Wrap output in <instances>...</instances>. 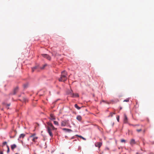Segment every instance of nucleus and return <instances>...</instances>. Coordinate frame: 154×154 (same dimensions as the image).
I'll return each mask as SVG.
<instances>
[{
  "mask_svg": "<svg viewBox=\"0 0 154 154\" xmlns=\"http://www.w3.org/2000/svg\"><path fill=\"white\" fill-rule=\"evenodd\" d=\"M47 124L48 125L46 127L47 132L50 136L51 137H52L53 136V135L52 133V131L56 130L57 128H55L50 122H47Z\"/></svg>",
  "mask_w": 154,
  "mask_h": 154,
  "instance_id": "nucleus-1",
  "label": "nucleus"
},
{
  "mask_svg": "<svg viewBox=\"0 0 154 154\" xmlns=\"http://www.w3.org/2000/svg\"><path fill=\"white\" fill-rule=\"evenodd\" d=\"M67 73L65 71H63L61 72V76L58 80L60 82H64L67 79Z\"/></svg>",
  "mask_w": 154,
  "mask_h": 154,
  "instance_id": "nucleus-2",
  "label": "nucleus"
},
{
  "mask_svg": "<svg viewBox=\"0 0 154 154\" xmlns=\"http://www.w3.org/2000/svg\"><path fill=\"white\" fill-rule=\"evenodd\" d=\"M72 91L71 90V91L70 92L69 94L71 96L73 97H79V95L77 93L73 94L72 93Z\"/></svg>",
  "mask_w": 154,
  "mask_h": 154,
  "instance_id": "nucleus-3",
  "label": "nucleus"
},
{
  "mask_svg": "<svg viewBox=\"0 0 154 154\" xmlns=\"http://www.w3.org/2000/svg\"><path fill=\"white\" fill-rule=\"evenodd\" d=\"M42 57L47 58L48 60H50L51 59L50 57L47 54H42Z\"/></svg>",
  "mask_w": 154,
  "mask_h": 154,
  "instance_id": "nucleus-4",
  "label": "nucleus"
},
{
  "mask_svg": "<svg viewBox=\"0 0 154 154\" xmlns=\"http://www.w3.org/2000/svg\"><path fill=\"white\" fill-rule=\"evenodd\" d=\"M128 122V119L126 114H124V122L125 123H127Z\"/></svg>",
  "mask_w": 154,
  "mask_h": 154,
  "instance_id": "nucleus-5",
  "label": "nucleus"
},
{
  "mask_svg": "<svg viewBox=\"0 0 154 154\" xmlns=\"http://www.w3.org/2000/svg\"><path fill=\"white\" fill-rule=\"evenodd\" d=\"M102 145V143L101 142H97L95 144V146L99 148H100Z\"/></svg>",
  "mask_w": 154,
  "mask_h": 154,
  "instance_id": "nucleus-6",
  "label": "nucleus"
},
{
  "mask_svg": "<svg viewBox=\"0 0 154 154\" xmlns=\"http://www.w3.org/2000/svg\"><path fill=\"white\" fill-rule=\"evenodd\" d=\"M2 104L3 106H6L8 109H9V108L8 107L10 106L11 105V104L10 103L8 104H7L5 102H3L2 103Z\"/></svg>",
  "mask_w": 154,
  "mask_h": 154,
  "instance_id": "nucleus-7",
  "label": "nucleus"
},
{
  "mask_svg": "<svg viewBox=\"0 0 154 154\" xmlns=\"http://www.w3.org/2000/svg\"><path fill=\"white\" fill-rule=\"evenodd\" d=\"M2 104L3 106H6L8 109H9V108L8 107L10 106L11 105V104L10 103L8 104H7L5 102H3L2 103Z\"/></svg>",
  "mask_w": 154,
  "mask_h": 154,
  "instance_id": "nucleus-8",
  "label": "nucleus"
},
{
  "mask_svg": "<svg viewBox=\"0 0 154 154\" xmlns=\"http://www.w3.org/2000/svg\"><path fill=\"white\" fill-rule=\"evenodd\" d=\"M49 119L51 120H54L55 119V116H54L53 114H50V117L49 118Z\"/></svg>",
  "mask_w": 154,
  "mask_h": 154,
  "instance_id": "nucleus-9",
  "label": "nucleus"
},
{
  "mask_svg": "<svg viewBox=\"0 0 154 154\" xmlns=\"http://www.w3.org/2000/svg\"><path fill=\"white\" fill-rule=\"evenodd\" d=\"M67 122L66 121H63L61 123V125L62 126H65L66 125Z\"/></svg>",
  "mask_w": 154,
  "mask_h": 154,
  "instance_id": "nucleus-10",
  "label": "nucleus"
},
{
  "mask_svg": "<svg viewBox=\"0 0 154 154\" xmlns=\"http://www.w3.org/2000/svg\"><path fill=\"white\" fill-rule=\"evenodd\" d=\"M17 145L15 144H13L11 146V148L12 150H13L14 149L16 148Z\"/></svg>",
  "mask_w": 154,
  "mask_h": 154,
  "instance_id": "nucleus-11",
  "label": "nucleus"
},
{
  "mask_svg": "<svg viewBox=\"0 0 154 154\" xmlns=\"http://www.w3.org/2000/svg\"><path fill=\"white\" fill-rule=\"evenodd\" d=\"M76 119L78 121H81L82 120V117L81 116H78L76 117Z\"/></svg>",
  "mask_w": 154,
  "mask_h": 154,
  "instance_id": "nucleus-12",
  "label": "nucleus"
},
{
  "mask_svg": "<svg viewBox=\"0 0 154 154\" xmlns=\"http://www.w3.org/2000/svg\"><path fill=\"white\" fill-rule=\"evenodd\" d=\"M18 90V87H16L14 90V94H15L17 92Z\"/></svg>",
  "mask_w": 154,
  "mask_h": 154,
  "instance_id": "nucleus-13",
  "label": "nucleus"
},
{
  "mask_svg": "<svg viewBox=\"0 0 154 154\" xmlns=\"http://www.w3.org/2000/svg\"><path fill=\"white\" fill-rule=\"evenodd\" d=\"M38 138V137H36L35 136V137H34L32 138V140L34 142H36V140Z\"/></svg>",
  "mask_w": 154,
  "mask_h": 154,
  "instance_id": "nucleus-14",
  "label": "nucleus"
},
{
  "mask_svg": "<svg viewBox=\"0 0 154 154\" xmlns=\"http://www.w3.org/2000/svg\"><path fill=\"white\" fill-rule=\"evenodd\" d=\"M130 143L132 145L135 143V140L134 139H132L131 140Z\"/></svg>",
  "mask_w": 154,
  "mask_h": 154,
  "instance_id": "nucleus-15",
  "label": "nucleus"
},
{
  "mask_svg": "<svg viewBox=\"0 0 154 154\" xmlns=\"http://www.w3.org/2000/svg\"><path fill=\"white\" fill-rule=\"evenodd\" d=\"M63 130L64 131H65L67 132H69L72 131V130L71 129L66 128H63Z\"/></svg>",
  "mask_w": 154,
  "mask_h": 154,
  "instance_id": "nucleus-16",
  "label": "nucleus"
},
{
  "mask_svg": "<svg viewBox=\"0 0 154 154\" xmlns=\"http://www.w3.org/2000/svg\"><path fill=\"white\" fill-rule=\"evenodd\" d=\"M25 136V134H20L19 136L20 138H23Z\"/></svg>",
  "mask_w": 154,
  "mask_h": 154,
  "instance_id": "nucleus-17",
  "label": "nucleus"
},
{
  "mask_svg": "<svg viewBox=\"0 0 154 154\" xmlns=\"http://www.w3.org/2000/svg\"><path fill=\"white\" fill-rule=\"evenodd\" d=\"M74 106L75 107V108H76V109H78V110H79L80 109H81V107H79L78 105H77V104H75L74 105Z\"/></svg>",
  "mask_w": 154,
  "mask_h": 154,
  "instance_id": "nucleus-18",
  "label": "nucleus"
},
{
  "mask_svg": "<svg viewBox=\"0 0 154 154\" xmlns=\"http://www.w3.org/2000/svg\"><path fill=\"white\" fill-rule=\"evenodd\" d=\"M47 66V64H45L44 65H43V66L40 67V69H43L45 68Z\"/></svg>",
  "mask_w": 154,
  "mask_h": 154,
  "instance_id": "nucleus-19",
  "label": "nucleus"
},
{
  "mask_svg": "<svg viewBox=\"0 0 154 154\" xmlns=\"http://www.w3.org/2000/svg\"><path fill=\"white\" fill-rule=\"evenodd\" d=\"M76 136L78 137H79L82 138L83 140H86V139L85 138H84V137H82L81 136L79 135H76Z\"/></svg>",
  "mask_w": 154,
  "mask_h": 154,
  "instance_id": "nucleus-20",
  "label": "nucleus"
},
{
  "mask_svg": "<svg viewBox=\"0 0 154 154\" xmlns=\"http://www.w3.org/2000/svg\"><path fill=\"white\" fill-rule=\"evenodd\" d=\"M38 68L37 66H35L32 68V71L33 72L35 69H36Z\"/></svg>",
  "mask_w": 154,
  "mask_h": 154,
  "instance_id": "nucleus-21",
  "label": "nucleus"
},
{
  "mask_svg": "<svg viewBox=\"0 0 154 154\" xmlns=\"http://www.w3.org/2000/svg\"><path fill=\"white\" fill-rule=\"evenodd\" d=\"M54 124L55 125H59L58 122H57V121H54Z\"/></svg>",
  "mask_w": 154,
  "mask_h": 154,
  "instance_id": "nucleus-22",
  "label": "nucleus"
},
{
  "mask_svg": "<svg viewBox=\"0 0 154 154\" xmlns=\"http://www.w3.org/2000/svg\"><path fill=\"white\" fill-rule=\"evenodd\" d=\"M115 113H113V112H110V115L109 116V117L110 116L111 117H112L113 116V114H115Z\"/></svg>",
  "mask_w": 154,
  "mask_h": 154,
  "instance_id": "nucleus-23",
  "label": "nucleus"
},
{
  "mask_svg": "<svg viewBox=\"0 0 154 154\" xmlns=\"http://www.w3.org/2000/svg\"><path fill=\"white\" fill-rule=\"evenodd\" d=\"M121 142H122V143H125V142H126V141L124 139H122L121 140Z\"/></svg>",
  "mask_w": 154,
  "mask_h": 154,
  "instance_id": "nucleus-24",
  "label": "nucleus"
},
{
  "mask_svg": "<svg viewBox=\"0 0 154 154\" xmlns=\"http://www.w3.org/2000/svg\"><path fill=\"white\" fill-rule=\"evenodd\" d=\"M7 148L8 149V150L7 151V152L8 153L9 152V148L8 146V145H7Z\"/></svg>",
  "mask_w": 154,
  "mask_h": 154,
  "instance_id": "nucleus-25",
  "label": "nucleus"
},
{
  "mask_svg": "<svg viewBox=\"0 0 154 154\" xmlns=\"http://www.w3.org/2000/svg\"><path fill=\"white\" fill-rule=\"evenodd\" d=\"M35 136V134H33L30 136V137H33Z\"/></svg>",
  "mask_w": 154,
  "mask_h": 154,
  "instance_id": "nucleus-26",
  "label": "nucleus"
},
{
  "mask_svg": "<svg viewBox=\"0 0 154 154\" xmlns=\"http://www.w3.org/2000/svg\"><path fill=\"white\" fill-rule=\"evenodd\" d=\"M116 119L117 120V121L119 122V116H117L116 117Z\"/></svg>",
  "mask_w": 154,
  "mask_h": 154,
  "instance_id": "nucleus-27",
  "label": "nucleus"
},
{
  "mask_svg": "<svg viewBox=\"0 0 154 154\" xmlns=\"http://www.w3.org/2000/svg\"><path fill=\"white\" fill-rule=\"evenodd\" d=\"M28 84H25L23 85V87H24V88H26L27 86H28Z\"/></svg>",
  "mask_w": 154,
  "mask_h": 154,
  "instance_id": "nucleus-28",
  "label": "nucleus"
},
{
  "mask_svg": "<svg viewBox=\"0 0 154 154\" xmlns=\"http://www.w3.org/2000/svg\"><path fill=\"white\" fill-rule=\"evenodd\" d=\"M129 100L127 98L126 99L124 100V102H128L129 101Z\"/></svg>",
  "mask_w": 154,
  "mask_h": 154,
  "instance_id": "nucleus-29",
  "label": "nucleus"
},
{
  "mask_svg": "<svg viewBox=\"0 0 154 154\" xmlns=\"http://www.w3.org/2000/svg\"><path fill=\"white\" fill-rule=\"evenodd\" d=\"M6 144H7V142H4L2 143L3 146H4L5 145H6Z\"/></svg>",
  "mask_w": 154,
  "mask_h": 154,
  "instance_id": "nucleus-30",
  "label": "nucleus"
},
{
  "mask_svg": "<svg viewBox=\"0 0 154 154\" xmlns=\"http://www.w3.org/2000/svg\"><path fill=\"white\" fill-rule=\"evenodd\" d=\"M136 131L137 132H139L141 131H142V130L141 129H137Z\"/></svg>",
  "mask_w": 154,
  "mask_h": 154,
  "instance_id": "nucleus-31",
  "label": "nucleus"
},
{
  "mask_svg": "<svg viewBox=\"0 0 154 154\" xmlns=\"http://www.w3.org/2000/svg\"><path fill=\"white\" fill-rule=\"evenodd\" d=\"M102 102H106V103L108 104H109V103L108 102H106V101H105V100H102Z\"/></svg>",
  "mask_w": 154,
  "mask_h": 154,
  "instance_id": "nucleus-32",
  "label": "nucleus"
},
{
  "mask_svg": "<svg viewBox=\"0 0 154 154\" xmlns=\"http://www.w3.org/2000/svg\"><path fill=\"white\" fill-rule=\"evenodd\" d=\"M0 154H3V152L2 151H0Z\"/></svg>",
  "mask_w": 154,
  "mask_h": 154,
  "instance_id": "nucleus-33",
  "label": "nucleus"
},
{
  "mask_svg": "<svg viewBox=\"0 0 154 154\" xmlns=\"http://www.w3.org/2000/svg\"><path fill=\"white\" fill-rule=\"evenodd\" d=\"M145 130H144L143 131V132L144 133L145 132Z\"/></svg>",
  "mask_w": 154,
  "mask_h": 154,
  "instance_id": "nucleus-34",
  "label": "nucleus"
},
{
  "mask_svg": "<svg viewBox=\"0 0 154 154\" xmlns=\"http://www.w3.org/2000/svg\"><path fill=\"white\" fill-rule=\"evenodd\" d=\"M15 154H18V153H15Z\"/></svg>",
  "mask_w": 154,
  "mask_h": 154,
  "instance_id": "nucleus-35",
  "label": "nucleus"
},
{
  "mask_svg": "<svg viewBox=\"0 0 154 154\" xmlns=\"http://www.w3.org/2000/svg\"><path fill=\"white\" fill-rule=\"evenodd\" d=\"M62 154H64L63 153H62Z\"/></svg>",
  "mask_w": 154,
  "mask_h": 154,
  "instance_id": "nucleus-36",
  "label": "nucleus"
}]
</instances>
